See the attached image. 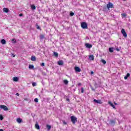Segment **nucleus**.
<instances>
[{"mask_svg": "<svg viewBox=\"0 0 131 131\" xmlns=\"http://www.w3.org/2000/svg\"><path fill=\"white\" fill-rule=\"evenodd\" d=\"M71 120L73 124H75V123L77 122V118L75 116H71Z\"/></svg>", "mask_w": 131, "mask_h": 131, "instance_id": "obj_1", "label": "nucleus"}, {"mask_svg": "<svg viewBox=\"0 0 131 131\" xmlns=\"http://www.w3.org/2000/svg\"><path fill=\"white\" fill-rule=\"evenodd\" d=\"M81 26L83 29H88V24L85 22H82L81 24Z\"/></svg>", "mask_w": 131, "mask_h": 131, "instance_id": "obj_2", "label": "nucleus"}, {"mask_svg": "<svg viewBox=\"0 0 131 131\" xmlns=\"http://www.w3.org/2000/svg\"><path fill=\"white\" fill-rule=\"evenodd\" d=\"M109 124L111 125L112 126H114L115 125L116 122L115 120H110L108 122Z\"/></svg>", "mask_w": 131, "mask_h": 131, "instance_id": "obj_3", "label": "nucleus"}, {"mask_svg": "<svg viewBox=\"0 0 131 131\" xmlns=\"http://www.w3.org/2000/svg\"><path fill=\"white\" fill-rule=\"evenodd\" d=\"M1 109H3L4 111H8L9 110V108H8V107L5 105H0Z\"/></svg>", "mask_w": 131, "mask_h": 131, "instance_id": "obj_4", "label": "nucleus"}, {"mask_svg": "<svg viewBox=\"0 0 131 131\" xmlns=\"http://www.w3.org/2000/svg\"><path fill=\"white\" fill-rule=\"evenodd\" d=\"M121 33L123 34L124 37H127V34H126V32H125V30L124 29H122L121 30Z\"/></svg>", "mask_w": 131, "mask_h": 131, "instance_id": "obj_5", "label": "nucleus"}, {"mask_svg": "<svg viewBox=\"0 0 131 131\" xmlns=\"http://www.w3.org/2000/svg\"><path fill=\"white\" fill-rule=\"evenodd\" d=\"M106 7H107L108 10H109V9H110V8L111 9H112V8H113V4H112L111 2H109L107 4Z\"/></svg>", "mask_w": 131, "mask_h": 131, "instance_id": "obj_6", "label": "nucleus"}, {"mask_svg": "<svg viewBox=\"0 0 131 131\" xmlns=\"http://www.w3.org/2000/svg\"><path fill=\"white\" fill-rule=\"evenodd\" d=\"M74 70L75 72H80V71H81V70L78 67H75Z\"/></svg>", "mask_w": 131, "mask_h": 131, "instance_id": "obj_7", "label": "nucleus"}, {"mask_svg": "<svg viewBox=\"0 0 131 131\" xmlns=\"http://www.w3.org/2000/svg\"><path fill=\"white\" fill-rule=\"evenodd\" d=\"M85 47H86V48H87L88 49H91L93 47V45H92V44L86 43L85 44Z\"/></svg>", "mask_w": 131, "mask_h": 131, "instance_id": "obj_8", "label": "nucleus"}, {"mask_svg": "<svg viewBox=\"0 0 131 131\" xmlns=\"http://www.w3.org/2000/svg\"><path fill=\"white\" fill-rule=\"evenodd\" d=\"M93 102H95V103H97V104H102V102L100 99L99 100L94 99Z\"/></svg>", "mask_w": 131, "mask_h": 131, "instance_id": "obj_9", "label": "nucleus"}, {"mask_svg": "<svg viewBox=\"0 0 131 131\" xmlns=\"http://www.w3.org/2000/svg\"><path fill=\"white\" fill-rule=\"evenodd\" d=\"M12 80H13V81H15V82H17V81H19V78L17 77H13L12 78Z\"/></svg>", "mask_w": 131, "mask_h": 131, "instance_id": "obj_10", "label": "nucleus"}, {"mask_svg": "<svg viewBox=\"0 0 131 131\" xmlns=\"http://www.w3.org/2000/svg\"><path fill=\"white\" fill-rule=\"evenodd\" d=\"M45 38H46V37H45V35L40 34L39 35V39H40V40H42V39H45Z\"/></svg>", "mask_w": 131, "mask_h": 131, "instance_id": "obj_11", "label": "nucleus"}, {"mask_svg": "<svg viewBox=\"0 0 131 131\" xmlns=\"http://www.w3.org/2000/svg\"><path fill=\"white\" fill-rule=\"evenodd\" d=\"M58 65L62 66L64 64V61L63 60H59L57 62Z\"/></svg>", "mask_w": 131, "mask_h": 131, "instance_id": "obj_12", "label": "nucleus"}, {"mask_svg": "<svg viewBox=\"0 0 131 131\" xmlns=\"http://www.w3.org/2000/svg\"><path fill=\"white\" fill-rule=\"evenodd\" d=\"M35 27L38 30H41V28H40V27L38 25V24H36L35 25Z\"/></svg>", "mask_w": 131, "mask_h": 131, "instance_id": "obj_13", "label": "nucleus"}, {"mask_svg": "<svg viewBox=\"0 0 131 131\" xmlns=\"http://www.w3.org/2000/svg\"><path fill=\"white\" fill-rule=\"evenodd\" d=\"M3 12L4 13H9V9L6 8H3Z\"/></svg>", "mask_w": 131, "mask_h": 131, "instance_id": "obj_14", "label": "nucleus"}, {"mask_svg": "<svg viewBox=\"0 0 131 131\" xmlns=\"http://www.w3.org/2000/svg\"><path fill=\"white\" fill-rule=\"evenodd\" d=\"M1 43H2V45H6V43H7V41L4 39H3L2 40H1Z\"/></svg>", "mask_w": 131, "mask_h": 131, "instance_id": "obj_15", "label": "nucleus"}, {"mask_svg": "<svg viewBox=\"0 0 131 131\" xmlns=\"http://www.w3.org/2000/svg\"><path fill=\"white\" fill-rule=\"evenodd\" d=\"M89 59H90V60H91L92 61H94V60H95L94 55H92L89 56Z\"/></svg>", "mask_w": 131, "mask_h": 131, "instance_id": "obj_16", "label": "nucleus"}, {"mask_svg": "<svg viewBox=\"0 0 131 131\" xmlns=\"http://www.w3.org/2000/svg\"><path fill=\"white\" fill-rule=\"evenodd\" d=\"M16 121L17 122H18V123H21V122H22V119H21V118H18L16 119Z\"/></svg>", "mask_w": 131, "mask_h": 131, "instance_id": "obj_17", "label": "nucleus"}, {"mask_svg": "<svg viewBox=\"0 0 131 131\" xmlns=\"http://www.w3.org/2000/svg\"><path fill=\"white\" fill-rule=\"evenodd\" d=\"M35 127L36 128V129H39L40 128L39 127V125L38 123H36L35 125Z\"/></svg>", "mask_w": 131, "mask_h": 131, "instance_id": "obj_18", "label": "nucleus"}, {"mask_svg": "<svg viewBox=\"0 0 131 131\" xmlns=\"http://www.w3.org/2000/svg\"><path fill=\"white\" fill-rule=\"evenodd\" d=\"M130 76V74H129V73H127L126 75L124 77V79H127V78H128V77H129Z\"/></svg>", "mask_w": 131, "mask_h": 131, "instance_id": "obj_19", "label": "nucleus"}, {"mask_svg": "<svg viewBox=\"0 0 131 131\" xmlns=\"http://www.w3.org/2000/svg\"><path fill=\"white\" fill-rule=\"evenodd\" d=\"M46 127H47L48 130H50L51 129V128H52V126H51L50 125H47Z\"/></svg>", "mask_w": 131, "mask_h": 131, "instance_id": "obj_20", "label": "nucleus"}, {"mask_svg": "<svg viewBox=\"0 0 131 131\" xmlns=\"http://www.w3.org/2000/svg\"><path fill=\"white\" fill-rule=\"evenodd\" d=\"M108 104H110V105H111V106L113 107V108H115V105H114V104H113V103H112V102H111V101L108 102Z\"/></svg>", "mask_w": 131, "mask_h": 131, "instance_id": "obj_21", "label": "nucleus"}, {"mask_svg": "<svg viewBox=\"0 0 131 131\" xmlns=\"http://www.w3.org/2000/svg\"><path fill=\"white\" fill-rule=\"evenodd\" d=\"M108 51L110 53H113L114 52V49H113V48H110L108 49Z\"/></svg>", "mask_w": 131, "mask_h": 131, "instance_id": "obj_22", "label": "nucleus"}, {"mask_svg": "<svg viewBox=\"0 0 131 131\" xmlns=\"http://www.w3.org/2000/svg\"><path fill=\"white\" fill-rule=\"evenodd\" d=\"M63 82L64 83V84H68V83L69 82V81H68L67 80H63Z\"/></svg>", "mask_w": 131, "mask_h": 131, "instance_id": "obj_23", "label": "nucleus"}, {"mask_svg": "<svg viewBox=\"0 0 131 131\" xmlns=\"http://www.w3.org/2000/svg\"><path fill=\"white\" fill-rule=\"evenodd\" d=\"M101 62L103 63V64H104L107 63V62L106 61V60H105L104 59H101Z\"/></svg>", "mask_w": 131, "mask_h": 131, "instance_id": "obj_24", "label": "nucleus"}, {"mask_svg": "<svg viewBox=\"0 0 131 131\" xmlns=\"http://www.w3.org/2000/svg\"><path fill=\"white\" fill-rule=\"evenodd\" d=\"M54 56H55V57H58V56H59V55L58 54V53L54 52Z\"/></svg>", "mask_w": 131, "mask_h": 131, "instance_id": "obj_25", "label": "nucleus"}, {"mask_svg": "<svg viewBox=\"0 0 131 131\" xmlns=\"http://www.w3.org/2000/svg\"><path fill=\"white\" fill-rule=\"evenodd\" d=\"M81 92L82 93V94H83V93H84V90L82 87L81 88Z\"/></svg>", "mask_w": 131, "mask_h": 131, "instance_id": "obj_26", "label": "nucleus"}, {"mask_svg": "<svg viewBox=\"0 0 131 131\" xmlns=\"http://www.w3.org/2000/svg\"><path fill=\"white\" fill-rule=\"evenodd\" d=\"M29 68V69H33V65H30Z\"/></svg>", "mask_w": 131, "mask_h": 131, "instance_id": "obj_27", "label": "nucleus"}, {"mask_svg": "<svg viewBox=\"0 0 131 131\" xmlns=\"http://www.w3.org/2000/svg\"><path fill=\"white\" fill-rule=\"evenodd\" d=\"M34 102H35V103H38V99L35 98L34 99Z\"/></svg>", "mask_w": 131, "mask_h": 131, "instance_id": "obj_28", "label": "nucleus"}, {"mask_svg": "<svg viewBox=\"0 0 131 131\" xmlns=\"http://www.w3.org/2000/svg\"><path fill=\"white\" fill-rule=\"evenodd\" d=\"M4 119V117H3V115H0V120H3Z\"/></svg>", "mask_w": 131, "mask_h": 131, "instance_id": "obj_29", "label": "nucleus"}, {"mask_svg": "<svg viewBox=\"0 0 131 131\" xmlns=\"http://www.w3.org/2000/svg\"><path fill=\"white\" fill-rule=\"evenodd\" d=\"M70 15L71 16H74V13H73V12L70 13Z\"/></svg>", "mask_w": 131, "mask_h": 131, "instance_id": "obj_30", "label": "nucleus"}, {"mask_svg": "<svg viewBox=\"0 0 131 131\" xmlns=\"http://www.w3.org/2000/svg\"><path fill=\"white\" fill-rule=\"evenodd\" d=\"M36 82H33V86H36Z\"/></svg>", "mask_w": 131, "mask_h": 131, "instance_id": "obj_31", "label": "nucleus"}, {"mask_svg": "<svg viewBox=\"0 0 131 131\" xmlns=\"http://www.w3.org/2000/svg\"><path fill=\"white\" fill-rule=\"evenodd\" d=\"M19 17H22V16H23V14L20 13V14H19Z\"/></svg>", "mask_w": 131, "mask_h": 131, "instance_id": "obj_32", "label": "nucleus"}, {"mask_svg": "<svg viewBox=\"0 0 131 131\" xmlns=\"http://www.w3.org/2000/svg\"><path fill=\"white\" fill-rule=\"evenodd\" d=\"M35 60H36V58L35 56H33V61H35Z\"/></svg>", "mask_w": 131, "mask_h": 131, "instance_id": "obj_33", "label": "nucleus"}, {"mask_svg": "<svg viewBox=\"0 0 131 131\" xmlns=\"http://www.w3.org/2000/svg\"><path fill=\"white\" fill-rule=\"evenodd\" d=\"M41 66H42V67L45 66V63H43V62L41 63Z\"/></svg>", "mask_w": 131, "mask_h": 131, "instance_id": "obj_34", "label": "nucleus"}, {"mask_svg": "<svg viewBox=\"0 0 131 131\" xmlns=\"http://www.w3.org/2000/svg\"><path fill=\"white\" fill-rule=\"evenodd\" d=\"M95 88H98V84H97L96 83L95 84Z\"/></svg>", "mask_w": 131, "mask_h": 131, "instance_id": "obj_35", "label": "nucleus"}, {"mask_svg": "<svg viewBox=\"0 0 131 131\" xmlns=\"http://www.w3.org/2000/svg\"><path fill=\"white\" fill-rule=\"evenodd\" d=\"M31 8L33 10V5H31Z\"/></svg>", "mask_w": 131, "mask_h": 131, "instance_id": "obj_36", "label": "nucleus"}, {"mask_svg": "<svg viewBox=\"0 0 131 131\" xmlns=\"http://www.w3.org/2000/svg\"><path fill=\"white\" fill-rule=\"evenodd\" d=\"M31 60L32 61H33V56H32L31 57Z\"/></svg>", "mask_w": 131, "mask_h": 131, "instance_id": "obj_37", "label": "nucleus"}, {"mask_svg": "<svg viewBox=\"0 0 131 131\" xmlns=\"http://www.w3.org/2000/svg\"><path fill=\"white\" fill-rule=\"evenodd\" d=\"M12 41H14V43H16V40H15V39H12Z\"/></svg>", "mask_w": 131, "mask_h": 131, "instance_id": "obj_38", "label": "nucleus"}, {"mask_svg": "<svg viewBox=\"0 0 131 131\" xmlns=\"http://www.w3.org/2000/svg\"><path fill=\"white\" fill-rule=\"evenodd\" d=\"M35 9H36V7L35 6L33 5V10H35Z\"/></svg>", "mask_w": 131, "mask_h": 131, "instance_id": "obj_39", "label": "nucleus"}, {"mask_svg": "<svg viewBox=\"0 0 131 131\" xmlns=\"http://www.w3.org/2000/svg\"><path fill=\"white\" fill-rule=\"evenodd\" d=\"M116 51H117V52H119V49H118V48H116Z\"/></svg>", "mask_w": 131, "mask_h": 131, "instance_id": "obj_40", "label": "nucleus"}, {"mask_svg": "<svg viewBox=\"0 0 131 131\" xmlns=\"http://www.w3.org/2000/svg\"><path fill=\"white\" fill-rule=\"evenodd\" d=\"M63 124H67V123L65 121H63Z\"/></svg>", "mask_w": 131, "mask_h": 131, "instance_id": "obj_41", "label": "nucleus"}, {"mask_svg": "<svg viewBox=\"0 0 131 131\" xmlns=\"http://www.w3.org/2000/svg\"><path fill=\"white\" fill-rule=\"evenodd\" d=\"M78 85H79V86H80V85H81V83H79L78 84Z\"/></svg>", "mask_w": 131, "mask_h": 131, "instance_id": "obj_42", "label": "nucleus"}, {"mask_svg": "<svg viewBox=\"0 0 131 131\" xmlns=\"http://www.w3.org/2000/svg\"><path fill=\"white\" fill-rule=\"evenodd\" d=\"M67 101H68V102H69L70 100L69 99V98H67Z\"/></svg>", "mask_w": 131, "mask_h": 131, "instance_id": "obj_43", "label": "nucleus"}, {"mask_svg": "<svg viewBox=\"0 0 131 131\" xmlns=\"http://www.w3.org/2000/svg\"><path fill=\"white\" fill-rule=\"evenodd\" d=\"M16 96H20V94H19V93H16Z\"/></svg>", "mask_w": 131, "mask_h": 131, "instance_id": "obj_44", "label": "nucleus"}, {"mask_svg": "<svg viewBox=\"0 0 131 131\" xmlns=\"http://www.w3.org/2000/svg\"><path fill=\"white\" fill-rule=\"evenodd\" d=\"M92 91H94L95 92V91H96L95 89H94V88H92Z\"/></svg>", "mask_w": 131, "mask_h": 131, "instance_id": "obj_45", "label": "nucleus"}, {"mask_svg": "<svg viewBox=\"0 0 131 131\" xmlns=\"http://www.w3.org/2000/svg\"><path fill=\"white\" fill-rule=\"evenodd\" d=\"M91 74H94V72L93 71H91Z\"/></svg>", "mask_w": 131, "mask_h": 131, "instance_id": "obj_46", "label": "nucleus"}, {"mask_svg": "<svg viewBox=\"0 0 131 131\" xmlns=\"http://www.w3.org/2000/svg\"><path fill=\"white\" fill-rule=\"evenodd\" d=\"M122 16H123L124 17H125V14H123Z\"/></svg>", "mask_w": 131, "mask_h": 131, "instance_id": "obj_47", "label": "nucleus"}, {"mask_svg": "<svg viewBox=\"0 0 131 131\" xmlns=\"http://www.w3.org/2000/svg\"><path fill=\"white\" fill-rule=\"evenodd\" d=\"M0 131H4V130L3 129H1Z\"/></svg>", "mask_w": 131, "mask_h": 131, "instance_id": "obj_48", "label": "nucleus"}, {"mask_svg": "<svg viewBox=\"0 0 131 131\" xmlns=\"http://www.w3.org/2000/svg\"><path fill=\"white\" fill-rule=\"evenodd\" d=\"M32 85H33V82H32Z\"/></svg>", "mask_w": 131, "mask_h": 131, "instance_id": "obj_49", "label": "nucleus"}, {"mask_svg": "<svg viewBox=\"0 0 131 131\" xmlns=\"http://www.w3.org/2000/svg\"><path fill=\"white\" fill-rule=\"evenodd\" d=\"M13 57H15V55H13Z\"/></svg>", "mask_w": 131, "mask_h": 131, "instance_id": "obj_50", "label": "nucleus"}, {"mask_svg": "<svg viewBox=\"0 0 131 131\" xmlns=\"http://www.w3.org/2000/svg\"><path fill=\"white\" fill-rule=\"evenodd\" d=\"M115 105H116V103H115Z\"/></svg>", "mask_w": 131, "mask_h": 131, "instance_id": "obj_51", "label": "nucleus"}, {"mask_svg": "<svg viewBox=\"0 0 131 131\" xmlns=\"http://www.w3.org/2000/svg\"><path fill=\"white\" fill-rule=\"evenodd\" d=\"M123 1H125V0H123Z\"/></svg>", "mask_w": 131, "mask_h": 131, "instance_id": "obj_52", "label": "nucleus"}]
</instances>
